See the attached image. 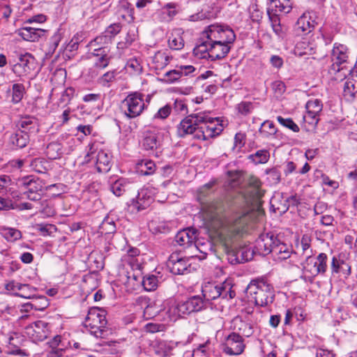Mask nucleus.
<instances>
[{"label": "nucleus", "instance_id": "1", "mask_svg": "<svg viewBox=\"0 0 357 357\" xmlns=\"http://www.w3.org/2000/svg\"><path fill=\"white\" fill-rule=\"evenodd\" d=\"M219 118H212L205 112L191 114L177 126L176 133L180 137L190 135L199 141H206L218 136L223 130Z\"/></svg>", "mask_w": 357, "mask_h": 357}, {"label": "nucleus", "instance_id": "2", "mask_svg": "<svg viewBox=\"0 0 357 357\" xmlns=\"http://www.w3.org/2000/svg\"><path fill=\"white\" fill-rule=\"evenodd\" d=\"M202 36L208 39L209 58L211 60L225 58L236 40V34L231 27L218 23L205 27Z\"/></svg>", "mask_w": 357, "mask_h": 357}, {"label": "nucleus", "instance_id": "3", "mask_svg": "<svg viewBox=\"0 0 357 357\" xmlns=\"http://www.w3.org/2000/svg\"><path fill=\"white\" fill-rule=\"evenodd\" d=\"M248 225V217L243 214L227 220L222 223V227L218 233L220 239L223 243L225 251L227 253L234 252L238 259L239 256L242 257L241 261H248L249 257H244L245 250L241 249L234 252L232 245L234 242L243 235L246 231ZM240 262V261H238Z\"/></svg>", "mask_w": 357, "mask_h": 357}, {"label": "nucleus", "instance_id": "4", "mask_svg": "<svg viewBox=\"0 0 357 357\" xmlns=\"http://www.w3.org/2000/svg\"><path fill=\"white\" fill-rule=\"evenodd\" d=\"M204 300L201 296H192L185 300L172 302L167 313L171 320L176 321L179 317L201 311L204 308Z\"/></svg>", "mask_w": 357, "mask_h": 357}, {"label": "nucleus", "instance_id": "5", "mask_svg": "<svg viewBox=\"0 0 357 357\" xmlns=\"http://www.w3.org/2000/svg\"><path fill=\"white\" fill-rule=\"evenodd\" d=\"M246 291L249 296L255 301L256 305L266 307L273 302V288L264 278L252 280Z\"/></svg>", "mask_w": 357, "mask_h": 357}, {"label": "nucleus", "instance_id": "6", "mask_svg": "<svg viewBox=\"0 0 357 357\" xmlns=\"http://www.w3.org/2000/svg\"><path fill=\"white\" fill-rule=\"evenodd\" d=\"M107 324L105 310L98 307L89 309L84 320V326L92 335L96 337H106L109 334Z\"/></svg>", "mask_w": 357, "mask_h": 357}, {"label": "nucleus", "instance_id": "7", "mask_svg": "<svg viewBox=\"0 0 357 357\" xmlns=\"http://www.w3.org/2000/svg\"><path fill=\"white\" fill-rule=\"evenodd\" d=\"M333 63L328 69V73L335 80H342L346 77L347 70L342 65L347 62L349 59V49L343 44L335 43L331 54Z\"/></svg>", "mask_w": 357, "mask_h": 357}, {"label": "nucleus", "instance_id": "8", "mask_svg": "<svg viewBox=\"0 0 357 357\" xmlns=\"http://www.w3.org/2000/svg\"><path fill=\"white\" fill-rule=\"evenodd\" d=\"M303 278L305 280L312 282L318 275H324L328 268V256L321 252L317 257L309 255L301 264Z\"/></svg>", "mask_w": 357, "mask_h": 357}, {"label": "nucleus", "instance_id": "9", "mask_svg": "<svg viewBox=\"0 0 357 357\" xmlns=\"http://www.w3.org/2000/svg\"><path fill=\"white\" fill-rule=\"evenodd\" d=\"M232 281L231 279H226L220 284L208 282L202 287V296L206 301H211L218 298L231 299L236 295L232 290Z\"/></svg>", "mask_w": 357, "mask_h": 357}, {"label": "nucleus", "instance_id": "10", "mask_svg": "<svg viewBox=\"0 0 357 357\" xmlns=\"http://www.w3.org/2000/svg\"><path fill=\"white\" fill-rule=\"evenodd\" d=\"M144 95L139 92L129 93L121 102V107L124 115L128 119L140 116L147 107L144 100Z\"/></svg>", "mask_w": 357, "mask_h": 357}, {"label": "nucleus", "instance_id": "11", "mask_svg": "<svg viewBox=\"0 0 357 357\" xmlns=\"http://www.w3.org/2000/svg\"><path fill=\"white\" fill-rule=\"evenodd\" d=\"M17 185L25 197L31 201H40L43 190L42 181L33 176H28L20 178Z\"/></svg>", "mask_w": 357, "mask_h": 357}, {"label": "nucleus", "instance_id": "12", "mask_svg": "<svg viewBox=\"0 0 357 357\" xmlns=\"http://www.w3.org/2000/svg\"><path fill=\"white\" fill-rule=\"evenodd\" d=\"M245 347L244 337L236 332H231L227 335L222 344V352L228 356L241 355Z\"/></svg>", "mask_w": 357, "mask_h": 357}, {"label": "nucleus", "instance_id": "13", "mask_svg": "<svg viewBox=\"0 0 357 357\" xmlns=\"http://www.w3.org/2000/svg\"><path fill=\"white\" fill-rule=\"evenodd\" d=\"M167 266L174 275H183L190 272V259L182 257L180 253H172L167 261Z\"/></svg>", "mask_w": 357, "mask_h": 357}, {"label": "nucleus", "instance_id": "14", "mask_svg": "<svg viewBox=\"0 0 357 357\" xmlns=\"http://www.w3.org/2000/svg\"><path fill=\"white\" fill-rule=\"evenodd\" d=\"M276 238L273 233L261 234L255 241L252 252L261 256L271 254Z\"/></svg>", "mask_w": 357, "mask_h": 357}, {"label": "nucleus", "instance_id": "15", "mask_svg": "<svg viewBox=\"0 0 357 357\" xmlns=\"http://www.w3.org/2000/svg\"><path fill=\"white\" fill-rule=\"evenodd\" d=\"M96 144H92L87 156L94 159L96 170L99 173H107L111 168V156L105 151L100 150L97 153L95 149Z\"/></svg>", "mask_w": 357, "mask_h": 357}, {"label": "nucleus", "instance_id": "16", "mask_svg": "<svg viewBox=\"0 0 357 357\" xmlns=\"http://www.w3.org/2000/svg\"><path fill=\"white\" fill-rule=\"evenodd\" d=\"M24 333L34 342H42L48 335V324L44 321H37L24 328Z\"/></svg>", "mask_w": 357, "mask_h": 357}, {"label": "nucleus", "instance_id": "17", "mask_svg": "<svg viewBox=\"0 0 357 357\" xmlns=\"http://www.w3.org/2000/svg\"><path fill=\"white\" fill-rule=\"evenodd\" d=\"M36 66L34 57L29 53L20 55L19 61L13 67L14 73L22 75L31 73Z\"/></svg>", "mask_w": 357, "mask_h": 357}, {"label": "nucleus", "instance_id": "18", "mask_svg": "<svg viewBox=\"0 0 357 357\" xmlns=\"http://www.w3.org/2000/svg\"><path fill=\"white\" fill-rule=\"evenodd\" d=\"M153 202L151 191L148 188H142L130 205L134 210L139 212L147 208Z\"/></svg>", "mask_w": 357, "mask_h": 357}, {"label": "nucleus", "instance_id": "19", "mask_svg": "<svg viewBox=\"0 0 357 357\" xmlns=\"http://www.w3.org/2000/svg\"><path fill=\"white\" fill-rule=\"evenodd\" d=\"M315 26V22L310 13H303L296 21L294 32L296 35H306L312 32Z\"/></svg>", "mask_w": 357, "mask_h": 357}, {"label": "nucleus", "instance_id": "20", "mask_svg": "<svg viewBox=\"0 0 357 357\" xmlns=\"http://www.w3.org/2000/svg\"><path fill=\"white\" fill-rule=\"evenodd\" d=\"M347 71L350 73L344 84L343 96L347 100H352L357 93V70Z\"/></svg>", "mask_w": 357, "mask_h": 357}, {"label": "nucleus", "instance_id": "21", "mask_svg": "<svg viewBox=\"0 0 357 357\" xmlns=\"http://www.w3.org/2000/svg\"><path fill=\"white\" fill-rule=\"evenodd\" d=\"M91 55L96 58L95 66L100 68L107 67L112 58L110 54V50L107 47L95 48L91 53Z\"/></svg>", "mask_w": 357, "mask_h": 357}, {"label": "nucleus", "instance_id": "22", "mask_svg": "<svg viewBox=\"0 0 357 357\" xmlns=\"http://www.w3.org/2000/svg\"><path fill=\"white\" fill-rule=\"evenodd\" d=\"M316 45L308 40L307 38H302L301 40L296 42L294 54L299 57L307 55L311 56L316 53Z\"/></svg>", "mask_w": 357, "mask_h": 357}, {"label": "nucleus", "instance_id": "23", "mask_svg": "<svg viewBox=\"0 0 357 357\" xmlns=\"http://www.w3.org/2000/svg\"><path fill=\"white\" fill-rule=\"evenodd\" d=\"M197 237L196 229L187 228L179 231L176 234L175 241L181 246L188 247L195 241Z\"/></svg>", "mask_w": 357, "mask_h": 357}, {"label": "nucleus", "instance_id": "24", "mask_svg": "<svg viewBox=\"0 0 357 357\" xmlns=\"http://www.w3.org/2000/svg\"><path fill=\"white\" fill-rule=\"evenodd\" d=\"M46 31L45 29L33 27L24 26L19 30V35L26 41L36 42L43 37Z\"/></svg>", "mask_w": 357, "mask_h": 357}, {"label": "nucleus", "instance_id": "25", "mask_svg": "<svg viewBox=\"0 0 357 357\" xmlns=\"http://www.w3.org/2000/svg\"><path fill=\"white\" fill-rule=\"evenodd\" d=\"M275 243L271 255L275 261H282L290 257L292 250L289 245L282 243L278 238Z\"/></svg>", "mask_w": 357, "mask_h": 357}, {"label": "nucleus", "instance_id": "26", "mask_svg": "<svg viewBox=\"0 0 357 357\" xmlns=\"http://www.w3.org/2000/svg\"><path fill=\"white\" fill-rule=\"evenodd\" d=\"M160 146V142L158 139V134L151 130H147L144 132L142 139V146L146 151H155Z\"/></svg>", "mask_w": 357, "mask_h": 357}, {"label": "nucleus", "instance_id": "27", "mask_svg": "<svg viewBox=\"0 0 357 357\" xmlns=\"http://www.w3.org/2000/svg\"><path fill=\"white\" fill-rule=\"evenodd\" d=\"M271 209L278 215H282L289 209V199L281 194L274 195L271 201Z\"/></svg>", "mask_w": 357, "mask_h": 357}, {"label": "nucleus", "instance_id": "28", "mask_svg": "<svg viewBox=\"0 0 357 357\" xmlns=\"http://www.w3.org/2000/svg\"><path fill=\"white\" fill-rule=\"evenodd\" d=\"M18 130L29 134L38 130L36 119L31 116H22L16 123Z\"/></svg>", "mask_w": 357, "mask_h": 357}, {"label": "nucleus", "instance_id": "29", "mask_svg": "<svg viewBox=\"0 0 357 357\" xmlns=\"http://www.w3.org/2000/svg\"><path fill=\"white\" fill-rule=\"evenodd\" d=\"M232 328L243 337H249L253 334V329L250 324L236 317L232 320Z\"/></svg>", "mask_w": 357, "mask_h": 357}, {"label": "nucleus", "instance_id": "30", "mask_svg": "<svg viewBox=\"0 0 357 357\" xmlns=\"http://www.w3.org/2000/svg\"><path fill=\"white\" fill-rule=\"evenodd\" d=\"M262 183L260 179L251 175L248 178V185L250 189L249 192L251 194L254 199H259L264 195V190L261 189Z\"/></svg>", "mask_w": 357, "mask_h": 357}, {"label": "nucleus", "instance_id": "31", "mask_svg": "<svg viewBox=\"0 0 357 357\" xmlns=\"http://www.w3.org/2000/svg\"><path fill=\"white\" fill-rule=\"evenodd\" d=\"M71 151H73L72 147H70L68 151L66 149L63 150V146L61 143L58 142H53L47 145L46 149V155L49 159L56 160L59 158L64 152L68 154Z\"/></svg>", "mask_w": 357, "mask_h": 357}, {"label": "nucleus", "instance_id": "32", "mask_svg": "<svg viewBox=\"0 0 357 357\" xmlns=\"http://www.w3.org/2000/svg\"><path fill=\"white\" fill-rule=\"evenodd\" d=\"M181 29L174 30L168 39L169 47L174 50H181L184 47V40Z\"/></svg>", "mask_w": 357, "mask_h": 357}, {"label": "nucleus", "instance_id": "33", "mask_svg": "<svg viewBox=\"0 0 357 357\" xmlns=\"http://www.w3.org/2000/svg\"><path fill=\"white\" fill-rule=\"evenodd\" d=\"M10 142L17 148L25 147L29 142V135L20 130H17L10 137Z\"/></svg>", "mask_w": 357, "mask_h": 357}, {"label": "nucleus", "instance_id": "34", "mask_svg": "<svg viewBox=\"0 0 357 357\" xmlns=\"http://www.w3.org/2000/svg\"><path fill=\"white\" fill-rule=\"evenodd\" d=\"M270 7L272 10L275 8L276 12L287 14L292 9L291 0H270Z\"/></svg>", "mask_w": 357, "mask_h": 357}, {"label": "nucleus", "instance_id": "35", "mask_svg": "<svg viewBox=\"0 0 357 357\" xmlns=\"http://www.w3.org/2000/svg\"><path fill=\"white\" fill-rule=\"evenodd\" d=\"M155 169V162L151 160H142L137 163V172L144 176L153 174Z\"/></svg>", "mask_w": 357, "mask_h": 357}, {"label": "nucleus", "instance_id": "36", "mask_svg": "<svg viewBox=\"0 0 357 357\" xmlns=\"http://www.w3.org/2000/svg\"><path fill=\"white\" fill-rule=\"evenodd\" d=\"M208 42V39L202 36V32L201 42L193 49V54L200 58H205L206 56L209 57V45L207 44Z\"/></svg>", "mask_w": 357, "mask_h": 357}, {"label": "nucleus", "instance_id": "37", "mask_svg": "<svg viewBox=\"0 0 357 357\" xmlns=\"http://www.w3.org/2000/svg\"><path fill=\"white\" fill-rule=\"evenodd\" d=\"M31 300V309H33L36 311H43L50 305L49 301L45 296L34 295Z\"/></svg>", "mask_w": 357, "mask_h": 357}, {"label": "nucleus", "instance_id": "38", "mask_svg": "<svg viewBox=\"0 0 357 357\" xmlns=\"http://www.w3.org/2000/svg\"><path fill=\"white\" fill-rule=\"evenodd\" d=\"M151 349L158 357H165L170 351V347L165 341H155L151 344Z\"/></svg>", "mask_w": 357, "mask_h": 357}, {"label": "nucleus", "instance_id": "39", "mask_svg": "<svg viewBox=\"0 0 357 357\" xmlns=\"http://www.w3.org/2000/svg\"><path fill=\"white\" fill-rule=\"evenodd\" d=\"M128 182L121 178L114 181L110 186V190L117 197L121 196L128 189Z\"/></svg>", "mask_w": 357, "mask_h": 357}, {"label": "nucleus", "instance_id": "40", "mask_svg": "<svg viewBox=\"0 0 357 357\" xmlns=\"http://www.w3.org/2000/svg\"><path fill=\"white\" fill-rule=\"evenodd\" d=\"M265 174L266 175V181L270 185H275L280 182L281 172L278 167H273L270 169H266Z\"/></svg>", "mask_w": 357, "mask_h": 357}, {"label": "nucleus", "instance_id": "41", "mask_svg": "<svg viewBox=\"0 0 357 357\" xmlns=\"http://www.w3.org/2000/svg\"><path fill=\"white\" fill-rule=\"evenodd\" d=\"M269 158L270 153L266 149L259 150L248 156V158L256 165L266 163Z\"/></svg>", "mask_w": 357, "mask_h": 357}, {"label": "nucleus", "instance_id": "42", "mask_svg": "<svg viewBox=\"0 0 357 357\" xmlns=\"http://www.w3.org/2000/svg\"><path fill=\"white\" fill-rule=\"evenodd\" d=\"M277 131L275 124L270 121H265L259 128L260 135L265 138L275 135Z\"/></svg>", "mask_w": 357, "mask_h": 357}, {"label": "nucleus", "instance_id": "43", "mask_svg": "<svg viewBox=\"0 0 357 357\" xmlns=\"http://www.w3.org/2000/svg\"><path fill=\"white\" fill-rule=\"evenodd\" d=\"M160 13L164 21H171L177 14L176 4L174 3H169L166 4L162 8Z\"/></svg>", "mask_w": 357, "mask_h": 357}, {"label": "nucleus", "instance_id": "44", "mask_svg": "<svg viewBox=\"0 0 357 357\" xmlns=\"http://www.w3.org/2000/svg\"><path fill=\"white\" fill-rule=\"evenodd\" d=\"M25 93V87L22 84H14L12 86V102L14 104L20 102Z\"/></svg>", "mask_w": 357, "mask_h": 357}, {"label": "nucleus", "instance_id": "45", "mask_svg": "<svg viewBox=\"0 0 357 357\" xmlns=\"http://www.w3.org/2000/svg\"><path fill=\"white\" fill-rule=\"evenodd\" d=\"M99 229L100 233L105 235L114 234L116 229L115 222L109 218L103 220Z\"/></svg>", "mask_w": 357, "mask_h": 357}, {"label": "nucleus", "instance_id": "46", "mask_svg": "<svg viewBox=\"0 0 357 357\" xmlns=\"http://www.w3.org/2000/svg\"><path fill=\"white\" fill-rule=\"evenodd\" d=\"M158 284V278L154 275H147L143 278L142 285L147 291L156 289Z\"/></svg>", "mask_w": 357, "mask_h": 357}, {"label": "nucleus", "instance_id": "47", "mask_svg": "<svg viewBox=\"0 0 357 357\" xmlns=\"http://www.w3.org/2000/svg\"><path fill=\"white\" fill-rule=\"evenodd\" d=\"M116 75L117 73L115 70L108 71L98 78V82L102 86L109 87L111 83L115 81Z\"/></svg>", "mask_w": 357, "mask_h": 357}, {"label": "nucleus", "instance_id": "48", "mask_svg": "<svg viewBox=\"0 0 357 357\" xmlns=\"http://www.w3.org/2000/svg\"><path fill=\"white\" fill-rule=\"evenodd\" d=\"M135 40V34L134 31L129 30L125 38L117 43V49L123 52L128 48L132 43Z\"/></svg>", "mask_w": 357, "mask_h": 357}, {"label": "nucleus", "instance_id": "49", "mask_svg": "<svg viewBox=\"0 0 357 357\" xmlns=\"http://www.w3.org/2000/svg\"><path fill=\"white\" fill-rule=\"evenodd\" d=\"M153 61L157 68H163L169 62V56L165 52H158L153 58Z\"/></svg>", "mask_w": 357, "mask_h": 357}, {"label": "nucleus", "instance_id": "50", "mask_svg": "<svg viewBox=\"0 0 357 357\" xmlns=\"http://www.w3.org/2000/svg\"><path fill=\"white\" fill-rule=\"evenodd\" d=\"M2 234L8 241H15L22 237L20 230L11 227L3 228L2 229Z\"/></svg>", "mask_w": 357, "mask_h": 357}, {"label": "nucleus", "instance_id": "51", "mask_svg": "<svg viewBox=\"0 0 357 357\" xmlns=\"http://www.w3.org/2000/svg\"><path fill=\"white\" fill-rule=\"evenodd\" d=\"M322 102L319 99L310 100L306 103L307 111L312 114H319L322 111Z\"/></svg>", "mask_w": 357, "mask_h": 357}, {"label": "nucleus", "instance_id": "52", "mask_svg": "<svg viewBox=\"0 0 357 357\" xmlns=\"http://www.w3.org/2000/svg\"><path fill=\"white\" fill-rule=\"evenodd\" d=\"M6 289L8 291L15 290H25L27 289L29 291H36V288L30 286L28 284H22L20 282H15V281H10L6 285Z\"/></svg>", "mask_w": 357, "mask_h": 357}, {"label": "nucleus", "instance_id": "53", "mask_svg": "<svg viewBox=\"0 0 357 357\" xmlns=\"http://www.w3.org/2000/svg\"><path fill=\"white\" fill-rule=\"evenodd\" d=\"M36 229L43 236H51L57 231L56 227L52 224H38Z\"/></svg>", "mask_w": 357, "mask_h": 357}, {"label": "nucleus", "instance_id": "54", "mask_svg": "<svg viewBox=\"0 0 357 357\" xmlns=\"http://www.w3.org/2000/svg\"><path fill=\"white\" fill-rule=\"evenodd\" d=\"M277 121L282 126L289 128L294 132H298L300 130L298 126L291 118L284 119L281 116H277Z\"/></svg>", "mask_w": 357, "mask_h": 357}, {"label": "nucleus", "instance_id": "55", "mask_svg": "<svg viewBox=\"0 0 357 357\" xmlns=\"http://www.w3.org/2000/svg\"><path fill=\"white\" fill-rule=\"evenodd\" d=\"M45 164L46 162L43 159L36 158L31 160L30 166L35 172L43 174L47 172Z\"/></svg>", "mask_w": 357, "mask_h": 357}, {"label": "nucleus", "instance_id": "56", "mask_svg": "<svg viewBox=\"0 0 357 357\" xmlns=\"http://www.w3.org/2000/svg\"><path fill=\"white\" fill-rule=\"evenodd\" d=\"M39 204L40 206H37L36 208H38L39 211L42 215H43L45 217H52L54 215L55 211L52 206L48 204L47 200L42 201Z\"/></svg>", "mask_w": 357, "mask_h": 357}, {"label": "nucleus", "instance_id": "57", "mask_svg": "<svg viewBox=\"0 0 357 357\" xmlns=\"http://www.w3.org/2000/svg\"><path fill=\"white\" fill-rule=\"evenodd\" d=\"M236 108L239 114L246 116L252 112L254 105L251 102L243 101L237 105Z\"/></svg>", "mask_w": 357, "mask_h": 357}, {"label": "nucleus", "instance_id": "58", "mask_svg": "<svg viewBox=\"0 0 357 357\" xmlns=\"http://www.w3.org/2000/svg\"><path fill=\"white\" fill-rule=\"evenodd\" d=\"M164 79L167 83L173 84L181 79V74L177 68L167 71L164 75Z\"/></svg>", "mask_w": 357, "mask_h": 357}, {"label": "nucleus", "instance_id": "59", "mask_svg": "<svg viewBox=\"0 0 357 357\" xmlns=\"http://www.w3.org/2000/svg\"><path fill=\"white\" fill-rule=\"evenodd\" d=\"M112 40H109V38L107 37L105 33H102L101 35L97 36L96 38L92 40L90 42L91 46H98L99 47H105V45H108L109 43H111Z\"/></svg>", "mask_w": 357, "mask_h": 357}, {"label": "nucleus", "instance_id": "60", "mask_svg": "<svg viewBox=\"0 0 357 357\" xmlns=\"http://www.w3.org/2000/svg\"><path fill=\"white\" fill-rule=\"evenodd\" d=\"M121 25L120 23H114L110 24L105 31V34L109 38L112 40L115 36H116L121 30Z\"/></svg>", "mask_w": 357, "mask_h": 357}, {"label": "nucleus", "instance_id": "61", "mask_svg": "<svg viewBox=\"0 0 357 357\" xmlns=\"http://www.w3.org/2000/svg\"><path fill=\"white\" fill-rule=\"evenodd\" d=\"M172 112V107L169 105L160 108L158 111L153 115V119H167Z\"/></svg>", "mask_w": 357, "mask_h": 357}, {"label": "nucleus", "instance_id": "62", "mask_svg": "<svg viewBox=\"0 0 357 357\" xmlns=\"http://www.w3.org/2000/svg\"><path fill=\"white\" fill-rule=\"evenodd\" d=\"M311 236L308 234L303 235L301 241V247L303 253H312L311 247Z\"/></svg>", "mask_w": 357, "mask_h": 357}, {"label": "nucleus", "instance_id": "63", "mask_svg": "<svg viewBox=\"0 0 357 357\" xmlns=\"http://www.w3.org/2000/svg\"><path fill=\"white\" fill-rule=\"evenodd\" d=\"M127 67L130 68L134 73L140 74L142 72V66L140 61L134 58L127 62Z\"/></svg>", "mask_w": 357, "mask_h": 357}, {"label": "nucleus", "instance_id": "64", "mask_svg": "<svg viewBox=\"0 0 357 357\" xmlns=\"http://www.w3.org/2000/svg\"><path fill=\"white\" fill-rule=\"evenodd\" d=\"M83 38V33L79 32L77 33L73 38L70 40V41L68 43V47L70 51H74L77 50L79 44L81 41H82Z\"/></svg>", "mask_w": 357, "mask_h": 357}]
</instances>
